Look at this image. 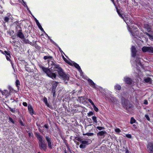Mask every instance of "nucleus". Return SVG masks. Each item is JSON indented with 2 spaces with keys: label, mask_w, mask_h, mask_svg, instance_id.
<instances>
[{
  "label": "nucleus",
  "mask_w": 153,
  "mask_h": 153,
  "mask_svg": "<svg viewBox=\"0 0 153 153\" xmlns=\"http://www.w3.org/2000/svg\"><path fill=\"white\" fill-rule=\"evenodd\" d=\"M147 147L149 151V153H153V143L150 142L148 143Z\"/></svg>",
  "instance_id": "423d86ee"
},
{
  "label": "nucleus",
  "mask_w": 153,
  "mask_h": 153,
  "mask_svg": "<svg viewBox=\"0 0 153 153\" xmlns=\"http://www.w3.org/2000/svg\"><path fill=\"white\" fill-rule=\"evenodd\" d=\"M16 35L18 37L21 39L24 38V36L22 33V31L17 32Z\"/></svg>",
  "instance_id": "9d476101"
},
{
  "label": "nucleus",
  "mask_w": 153,
  "mask_h": 153,
  "mask_svg": "<svg viewBox=\"0 0 153 153\" xmlns=\"http://www.w3.org/2000/svg\"><path fill=\"white\" fill-rule=\"evenodd\" d=\"M43 58L45 60H46L47 59H51L52 58V57L51 56H45Z\"/></svg>",
  "instance_id": "393cba45"
},
{
  "label": "nucleus",
  "mask_w": 153,
  "mask_h": 153,
  "mask_svg": "<svg viewBox=\"0 0 153 153\" xmlns=\"http://www.w3.org/2000/svg\"><path fill=\"white\" fill-rule=\"evenodd\" d=\"M35 135L39 140V144L40 149L42 150L45 151L47 149V146L45 141L43 140L42 137L39 133H36Z\"/></svg>",
  "instance_id": "f03ea898"
},
{
  "label": "nucleus",
  "mask_w": 153,
  "mask_h": 153,
  "mask_svg": "<svg viewBox=\"0 0 153 153\" xmlns=\"http://www.w3.org/2000/svg\"><path fill=\"white\" fill-rule=\"evenodd\" d=\"M9 18L7 16H6L4 17V20L6 22H8L9 21Z\"/></svg>",
  "instance_id": "2f4dec72"
},
{
  "label": "nucleus",
  "mask_w": 153,
  "mask_h": 153,
  "mask_svg": "<svg viewBox=\"0 0 153 153\" xmlns=\"http://www.w3.org/2000/svg\"><path fill=\"white\" fill-rule=\"evenodd\" d=\"M3 93L5 94L6 96H9L10 94V93L8 92L7 90H4Z\"/></svg>",
  "instance_id": "cd10ccee"
},
{
  "label": "nucleus",
  "mask_w": 153,
  "mask_h": 153,
  "mask_svg": "<svg viewBox=\"0 0 153 153\" xmlns=\"http://www.w3.org/2000/svg\"><path fill=\"white\" fill-rule=\"evenodd\" d=\"M88 101L90 102V103L92 105H93L94 107V110L96 111V106H95L94 103L90 99H88Z\"/></svg>",
  "instance_id": "a211bd4d"
},
{
  "label": "nucleus",
  "mask_w": 153,
  "mask_h": 153,
  "mask_svg": "<svg viewBox=\"0 0 153 153\" xmlns=\"http://www.w3.org/2000/svg\"><path fill=\"white\" fill-rule=\"evenodd\" d=\"M102 123L100 121L98 122V125H102Z\"/></svg>",
  "instance_id": "5fc2aeb1"
},
{
  "label": "nucleus",
  "mask_w": 153,
  "mask_h": 153,
  "mask_svg": "<svg viewBox=\"0 0 153 153\" xmlns=\"http://www.w3.org/2000/svg\"><path fill=\"white\" fill-rule=\"evenodd\" d=\"M10 57L9 56H6V59H7L8 60V61H10V62L11 61L10 60Z\"/></svg>",
  "instance_id": "58836bf2"
},
{
  "label": "nucleus",
  "mask_w": 153,
  "mask_h": 153,
  "mask_svg": "<svg viewBox=\"0 0 153 153\" xmlns=\"http://www.w3.org/2000/svg\"><path fill=\"white\" fill-rule=\"evenodd\" d=\"M26 70L27 71H28V72H31V71H30H30H29V70H27V69H26Z\"/></svg>",
  "instance_id": "e2e57ef3"
},
{
  "label": "nucleus",
  "mask_w": 153,
  "mask_h": 153,
  "mask_svg": "<svg viewBox=\"0 0 153 153\" xmlns=\"http://www.w3.org/2000/svg\"><path fill=\"white\" fill-rule=\"evenodd\" d=\"M7 17L9 18V17L10 16V14L9 13H8L7 14Z\"/></svg>",
  "instance_id": "6e6d98bb"
},
{
  "label": "nucleus",
  "mask_w": 153,
  "mask_h": 153,
  "mask_svg": "<svg viewBox=\"0 0 153 153\" xmlns=\"http://www.w3.org/2000/svg\"><path fill=\"white\" fill-rule=\"evenodd\" d=\"M10 111L13 113H15V108H11L10 107H8Z\"/></svg>",
  "instance_id": "7c9ffc66"
},
{
  "label": "nucleus",
  "mask_w": 153,
  "mask_h": 153,
  "mask_svg": "<svg viewBox=\"0 0 153 153\" xmlns=\"http://www.w3.org/2000/svg\"><path fill=\"white\" fill-rule=\"evenodd\" d=\"M81 143L84 145H85V144H88V141L85 140H82L81 142Z\"/></svg>",
  "instance_id": "473e14b6"
},
{
  "label": "nucleus",
  "mask_w": 153,
  "mask_h": 153,
  "mask_svg": "<svg viewBox=\"0 0 153 153\" xmlns=\"http://www.w3.org/2000/svg\"><path fill=\"white\" fill-rule=\"evenodd\" d=\"M0 52H1L2 53L4 54L3 51H2L1 50H0Z\"/></svg>",
  "instance_id": "bf43d9fd"
},
{
  "label": "nucleus",
  "mask_w": 153,
  "mask_h": 153,
  "mask_svg": "<svg viewBox=\"0 0 153 153\" xmlns=\"http://www.w3.org/2000/svg\"><path fill=\"white\" fill-rule=\"evenodd\" d=\"M125 81L128 84H130L132 83V80L128 77H126L124 78Z\"/></svg>",
  "instance_id": "1a4fd4ad"
},
{
  "label": "nucleus",
  "mask_w": 153,
  "mask_h": 153,
  "mask_svg": "<svg viewBox=\"0 0 153 153\" xmlns=\"http://www.w3.org/2000/svg\"><path fill=\"white\" fill-rule=\"evenodd\" d=\"M79 99L80 102L82 103H86V100H87V99L86 98L85 96L79 97Z\"/></svg>",
  "instance_id": "6e6552de"
},
{
  "label": "nucleus",
  "mask_w": 153,
  "mask_h": 153,
  "mask_svg": "<svg viewBox=\"0 0 153 153\" xmlns=\"http://www.w3.org/2000/svg\"><path fill=\"white\" fill-rule=\"evenodd\" d=\"M16 85L17 87L18 88V89H19V86L20 85V82L19 80L18 79H17L16 80Z\"/></svg>",
  "instance_id": "f3484780"
},
{
  "label": "nucleus",
  "mask_w": 153,
  "mask_h": 153,
  "mask_svg": "<svg viewBox=\"0 0 153 153\" xmlns=\"http://www.w3.org/2000/svg\"><path fill=\"white\" fill-rule=\"evenodd\" d=\"M28 109L30 114L32 115L33 114V110L32 107L30 105H28Z\"/></svg>",
  "instance_id": "9b49d317"
},
{
  "label": "nucleus",
  "mask_w": 153,
  "mask_h": 153,
  "mask_svg": "<svg viewBox=\"0 0 153 153\" xmlns=\"http://www.w3.org/2000/svg\"><path fill=\"white\" fill-rule=\"evenodd\" d=\"M36 22L37 25L38 27L40 29V30L42 31H43L44 32H45L44 31V30H43V28H42V27L41 26L40 24V23H39V22L37 20H36Z\"/></svg>",
  "instance_id": "f8f14e48"
},
{
  "label": "nucleus",
  "mask_w": 153,
  "mask_h": 153,
  "mask_svg": "<svg viewBox=\"0 0 153 153\" xmlns=\"http://www.w3.org/2000/svg\"><path fill=\"white\" fill-rule=\"evenodd\" d=\"M13 25L15 27H17V26L20 25V24L19 22H16L13 23Z\"/></svg>",
  "instance_id": "bb28decb"
},
{
  "label": "nucleus",
  "mask_w": 153,
  "mask_h": 153,
  "mask_svg": "<svg viewBox=\"0 0 153 153\" xmlns=\"http://www.w3.org/2000/svg\"><path fill=\"white\" fill-rule=\"evenodd\" d=\"M84 135H87L88 136H92L94 135V134L91 133H88L86 134H83Z\"/></svg>",
  "instance_id": "c85d7f7f"
},
{
  "label": "nucleus",
  "mask_w": 153,
  "mask_h": 153,
  "mask_svg": "<svg viewBox=\"0 0 153 153\" xmlns=\"http://www.w3.org/2000/svg\"><path fill=\"white\" fill-rule=\"evenodd\" d=\"M109 101L110 102H111L114 103L117 102V100L114 97H111V98L110 99Z\"/></svg>",
  "instance_id": "dca6fc26"
},
{
  "label": "nucleus",
  "mask_w": 153,
  "mask_h": 153,
  "mask_svg": "<svg viewBox=\"0 0 153 153\" xmlns=\"http://www.w3.org/2000/svg\"><path fill=\"white\" fill-rule=\"evenodd\" d=\"M144 104L146 105H147L148 104V102L147 100H145L144 102Z\"/></svg>",
  "instance_id": "603ef678"
},
{
  "label": "nucleus",
  "mask_w": 153,
  "mask_h": 153,
  "mask_svg": "<svg viewBox=\"0 0 153 153\" xmlns=\"http://www.w3.org/2000/svg\"><path fill=\"white\" fill-rule=\"evenodd\" d=\"M147 36H149V37H150L151 36V35H150L149 34H148L147 35Z\"/></svg>",
  "instance_id": "680f3d73"
},
{
  "label": "nucleus",
  "mask_w": 153,
  "mask_h": 153,
  "mask_svg": "<svg viewBox=\"0 0 153 153\" xmlns=\"http://www.w3.org/2000/svg\"><path fill=\"white\" fill-rule=\"evenodd\" d=\"M131 55L134 57H135L136 55L137 51L135 47L134 46H132L131 48Z\"/></svg>",
  "instance_id": "0eeeda50"
},
{
  "label": "nucleus",
  "mask_w": 153,
  "mask_h": 153,
  "mask_svg": "<svg viewBox=\"0 0 153 153\" xmlns=\"http://www.w3.org/2000/svg\"><path fill=\"white\" fill-rule=\"evenodd\" d=\"M58 82L55 81H53L52 83V86L51 88V93L53 94V97H55V95L56 93V89L57 86Z\"/></svg>",
  "instance_id": "7ed1b4c3"
},
{
  "label": "nucleus",
  "mask_w": 153,
  "mask_h": 153,
  "mask_svg": "<svg viewBox=\"0 0 153 153\" xmlns=\"http://www.w3.org/2000/svg\"><path fill=\"white\" fill-rule=\"evenodd\" d=\"M96 128L100 130H101L102 129L104 128L103 127H97Z\"/></svg>",
  "instance_id": "c03bdc74"
},
{
  "label": "nucleus",
  "mask_w": 153,
  "mask_h": 153,
  "mask_svg": "<svg viewBox=\"0 0 153 153\" xmlns=\"http://www.w3.org/2000/svg\"><path fill=\"white\" fill-rule=\"evenodd\" d=\"M106 132L105 131H99L97 133V135L98 136H102L104 134H105Z\"/></svg>",
  "instance_id": "6ab92c4d"
},
{
  "label": "nucleus",
  "mask_w": 153,
  "mask_h": 153,
  "mask_svg": "<svg viewBox=\"0 0 153 153\" xmlns=\"http://www.w3.org/2000/svg\"><path fill=\"white\" fill-rule=\"evenodd\" d=\"M98 110V109L96 107V112H97Z\"/></svg>",
  "instance_id": "69168bd1"
},
{
  "label": "nucleus",
  "mask_w": 153,
  "mask_h": 153,
  "mask_svg": "<svg viewBox=\"0 0 153 153\" xmlns=\"http://www.w3.org/2000/svg\"><path fill=\"white\" fill-rule=\"evenodd\" d=\"M88 116H90L93 114V112L92 111H90L88 113Z\"/></svg>",
  "instance_id": "e433bc0d"
},
{
  "label": "nucleus",
  "mask_w": 153,
  "mask_h": 153,
  "mask_svg": "<svg viewBox=\"0 0 153 153\" xmlns=\"http://www.w3.org/2000/svg\"><path fill=\"white\" fill-rule=\"evenodd\" d=\"M126 153H129V151H128V150L127 149L126 150Z\"/></svg>",
  "instance_id": "4d7b16f0"
},
{
  "label": "nucleus",
  "mask_w": 153,
  "mask_h": 153,
  "mask_svg": "<svg viewBox=\"0 0 153 153\" xmlns=\"http://www.w3.org/2000/svg\"><path fill=\"white\" fill-rule=\"evenodd\" d=\"M138 64H139V65H141V63L140 62H139L138 63Z\"/></svg>",
  "instance_id": "774afa93"
},
{
  "label": "nucleus",
  "mask_w": 153,
  "mask_h": 153,
  "mask_svg": "<svg viewBox=\"0 0 153 153\" xmlns=\"http://www.w3.org/2000/svg\"><path fill=\"white\" fill-rule=\"evenodd\" d=\"M145 27L146 28L148 32H149L151 31V28H150V26L147 24H146L145 25Z\"/></svg>",
  "instance_id": "2eb2a0df"
},
{
  "label": "nucleus",
  "mask_w": 153,
  "mask_h": 153,
  "mask_svg": "<svg viewBox=\"0 0 153 153\" xmlns=\"http://www.w3.org/2000/svg\"><path fill=\"white\" fill-rule=\"evenodd\" d=\"M3 52L4 53V54H5L6 55V56H8L10 57V52L9 51H4Z\"/></svg>",
  "instance_id": "412c9836"
},
{
  "label": "nucleus",
  "mask_w": 153,
  "mask_h": 153,
  "mask_svg": "<svg viewBox=\"0 0 153 153\" xmlns=\"http://www.w3.org/2000/svg\"><path fill=\"white\" fill-rule=\"evenodd\" d=\"M22 39L23 41V42L26 44H28L29 43V40L27 39H25L24 37V38H22Z\"/></svg>",
  "instance_id": "b1692460"
},
{
  "label": "nucleus",
  "mask_w": 153,
  "mask_h": 153,
  "mask_svg": "<svg viewBox=\"0 0 153 153\" xmlns=\"http://www.w3.org/2000/svg\"><path fill=\"white\" fill-rule=\"evenodd\" d=\"M117 13L119 14V15L121 17H123L122 16V15L120 14V12L118 9L117 10Z\"/></svg>",
  "instance_id": "a18cd8bd"
},
{
  "label": "nucleus",
  "mask_w": 153,
  "mask_h": 153,
  "mask_svg": "<svg viewBox=\"0 0 153 153\" xmlns=\"http://www.w3.org/2000/svg\"><path fill=\"white\" fill-rule=\"evenodd\" d=\"M115 131L117 133H119L120 132V130L118 128H116Z\"/></svg>",
  "instance_id": "4c0bfd02"
},
{
  "label": "nucleus",
  "mask_w": 153,
  "mask_h": 153,
  "mask_svg": "<svg viewBox=\"0 0 153 153\" xmlns=\"http://www.w3.org/2000/svg\"><path fill=\"white\" fill-rule=\"evenodd\" d=\"M28 134H29V137H30L31 136L32 134L31 133H28Z\"/></svg>",
  "instance_id": "13d9d810"
},
{
  "label": "nucleus",
  "mask_w": 153,
  "mask_h": 153,
  "mask_svg": "<svg viewBox=\"0 0 153 153\" xmlns=\"http://www.w3.org/2000/svg\"><path fill=\"white\" fill-rule=\"evenodd\" d=\"M19 121L21 126H25V124L23 123V122L21 120H19Z\"/></svg>",
  "instance_id": "72a5a7b5"
},
{
  "label": "nucleus",
  "mask_w": 153,
  "mask_h": 153,
  "mask_svg": "<svg viewBox=\"0 0 153 153\" xmlns=\"http://www.w3.org/2000/svg\"><path fill=\"white\" fill-rule=\"evenodd\" d=\"M135 121H136L135 120L133 117L131 118V119L130 123L131 124H132L133 123H135Z\"/></svg>",
  "instance_id": "c756f323"
},
{
  "label": "nucleus",
  "mask_w": 153,
  "mask_h": 153,
  "mask_svg": "<svg viewBox=\"0 0 153 153\" xmlns=\"http://www.w3.org/2000/svg\"><path fill=\"white\" fill-rule=\"evenodd\" d=\"M75 138L76 140H77L78 141L81 142V143L82 140V139L79 137H76Z\"/></svg>",
  "instance_id": "f704fd0d"
},
{
  "label": "nucleus",
  "mask_w": 153,
  "mask_h": 153,
  "mask_svg": "<svg viewBox=\"0 0 153 153\" xmlns=\"http://www.w3.org/2000/svg\"><path fill=\"white\" fill-rule=\"evenodd\" d=\"M74 66L79 71H82L81 69L80 68V67L79 66L78 64H77L76 63H74Z\"/></svg>",
  "instance_id": "4468645a"
},
{
  "label": "nucleus",
  "mask_w": 153,
  "mask_h": 153,
  "mask_svg": "<svg viewBox=\"0 0 153 153\" xmlns=\"http://www.w3.org/2000/svg\"><path fill=\"white\" fill-rule=\"evenodd\" d=\"M88 81L89 84L92 87H95V83L94 82L90 79H88Z\"/></svg>",
  "instance_id": "ddd939ff"
},
{
  "label": "nucleus",
  "mask_w": 153,
  "mask_h": 153,
  "mask_svg": "<svg viewBox=\"0 0 153 153\" xmlns=\"http://www.w3.org/2000/svg\"><path fill=\"white\" fill-rule=\"evenodd\" d=\"M126 136L127 137L131 138V136L130 134H126Z\"/></svg>",
  "instance_id": "37998d69"
},
{
  "label": "nucleus",
  "mask_w": 153,
  "mask_h": 153,
  "mask_svg": "<svg viewBox=\"0 0 153 153\" xmlns=\"http://www.w3.org/2000/svg\"><path fill=\"white\" fill-rule=\"evenodd\" d=\"M115 89L116 90H120L121 89V87L120 85H117L114 87Z\"/></svg>",
  "instance_id": "a878e982"
},
{
  "label": "nucleus",
  "mask_w": 153,
  "mask_h": 153,
  "mask_svg": "<svg viewBox=\"0 0 153 153\" xmlns=\"http://www.w3.org/2000/svg\"><path fill=\"white\" fill-rule=\"evenodd\" d=\"M145 117L149 121L150 120V118L149 117L148 115H145Z\"/></svg>",
  "instance_id": "79ce46f5"
},
{
  "label": "nucleus",
  "mask_w": 153,
  "mask_h": 153,
  "mask_svg": "<svg viewBox=\"0 0 153 153\" xmlns=\"http://www.w3.org/2000/svg\"><path fill=\"white\" fill-rule=\"evenodd\" d=\"M92 119L94 122H96V117L94 116L92 117Z\"/></svg>",
  "instance_id": "3c124183"
},
{
  "label": "nucleus",
  "mask_w": 153,
  "mask_h": 153,
  "mask_svg": "<svg viewBox=\"0 0 153 153\" xmlns=\"http://www.w3.org/2000/svg\"><path fill=\"white\" fill-rule=\"evenodd\" d=\"M58 48H59V51H60V52L61 53H63L65 54V53H63V52L62 50H61V48L60 47H58Z\"/></svg>",
  "instance_id": "09e8293b"
},
{
  "label": "nucleus",
  "mask_w": 153,
  "mask_h": 153,
  "mask_svg": "<svg viewBox=\"0 0 153 153\" xmlns=\"http://www.w3.org/2000/svg\"><path fill=\"white\" fill-rule=\"evenodd\" d=\"M51 67L50 68H46L42 65H39L40 68L45 72L47 75L53 79H55L56 75L55 73L53 72L55 71L58 72L59 77L62 79L65 84H67V81L69 80V75L66 74L64 72L62 69L61 67L59 65L55 64L52 61L51 62Z\"/></svg>",
  "instance_id": "f257e3e1"
},
{
  "label": "nucleus",
  "mask_w": 153,
  "mask_h": 153,
  "mask_svg": "<svg viewBox=\"0 0 153 153\" xmlns=\"http://www.w3.org/2000/svg\"><path fill=\"white\" fill-rule=\"evenodd\" d=\"M11 62V65H12V67L14 69V66H13V63H12V62Z\"/></svg>",
  "instance_id": "864d4df0"
},
{
  "label": "nucleus",
  "mask_w": 153,
  "mask_h": 153,
  "mask_svg": "<svg viewBox=\"0 0 153 153\" xmlns=\"http://www.w3.org/2000/svg\"><path fill=\"white\" fill-rule=\"evenodd\" d=\"M144 80L146 82L150 83L152 81L151 78L149 77H148L146 79H145Z\"/></svg>",
  "instance_id": "4be33fe9"
},
{
  "label": "nucleus",
  "mask_w": 153,
  "mask_h": 153,
  "mask_svg": "<svg viewBox=\"0 0 153 153\" xmlns=\"http://www.w3.org/2000/svg\"><path fill=\"white\" fill-rule=\"evenodd\" d=\"M45 137L47 141L49 148L50 149H52L53 143L51 140V138L48 136H45Z\"/></svg>",
  "instance_id": "39448f33"
},
{
  "label": "nucleus",
  "mask_w": 153,
  "mask_h": 153,
  "mask_svg": "<svg viewBox=\"0 0 153 153\" xmlns=\"http://www.w3.org/2000/svg\"><path fill=\"white\" fill-rule=\"evenodd\" d=\"M16 32H19L20 31H22V28L19 26H17L16 27Z\"/></svg>",
  "instance_id": "aec40b11"
},
{
  "label": "nucleus",
  "mask_w": 153,
  "mask_h": 153,
  "mask_svg": "<svg viewBox=\"0 0 153 153\" xmlns=\"http://www.w3.org/2000/svg\"><path fill=\"white\" fill-rule=\"evenodd\" d=\"M151 39H153V36H151V37H150Z\"/></svg>",
  "instance_id": "052dcab7"
},
{
  "label": "nucleus",
  "mask_w": 153,
  "mask_h": 153,
  "mask_svg": "<svg viewBox=\"0 0 153 153\" xmlns=\"http://www.w3.org/2000/svg\"><path fill=\"white\" fill-rule=\"evenodd\" d=\"M79 147L81 148H85V145H84L83 144H80L79 145Z\"/></svg>",
  "instance_id": "c9c22d12"
},
{
  "label": "nucleus",
  "mask_w": 153,
  "mask_h": 153,
  "mask_svg": "<svg viewBox=\"0 0 153 153\" xmlns=\"http://www.w3.org/2000/svg\"><path fill=\"white\" fill-rule=\"evenodd\" d=\"M43 101L45 102V105L48 106L49 107V104L48 103L47 100L46 98L44 97L43 99Z\"/></svg>",
  "instance_id": "5701e85b"
},
{
  "label": "nucleus",
  "mask_w": 153,
  "mask_h": 153,
  "mask_svg": "<svg viewBox=\"0 0 153 153\" xmlns=\"http://www.w3.org/2000/svg\"><path fill=\"white\" fill-rule=\"evenodd\" d=\"M142 49L143 52H148L149 53H153V48L152 47L144 46L142 48Z\"/></svg>",
  "instance_id": "20e7f679"
},
{
  "label": "nucleus",
  "mask_w": 153,
  "mask_h": 153,
  "mask_svg": "<svg viewBox=\"0 0 153 153\" xmlns=\"http://www.w3.org/2000/svg\"><path fill=\"white\" fill-rule=\"evenodd\" d=\"M44 126L45 128H46L47 129H48V124H46L45 125H44Z\"/></svg>",
  "instance_id": "49530a36"
},
{
  "label": "nucleus",
  "mask_w": 153,
  "mask_h": 153,
  "mask_svg": "<svg viewBox=\"0 0 153 153\" xmlns=\"http://www.w3.org/2000/svg\"><path fill=\"white\" fill-rule=\"evenodd\" d=\"M144 33L145 34H146L147 35L148 34H149V33H148L147 32H145Z\"/></svg>",
  "instance_id": "0e129e2a"
},
{
  "label": "nucleus",
  "mask_w": 153,
  "mask_h": 153,
  "mask_svg": "<svg viewBox=\"0 0 153 153\" xmlns=\"http://www.w3.org/2000/svg\"><path fill=\"white\" fill-rule=\"evenodd\" d=\"M28 44H30V45H32V46L34 44V43L32 42H30V41H29V43H28Z\"/></svg>",
  "instance_id": "8fccbe9b"
},
{
  "label": "nucleus",
  "mask_w": 153,
  "mask_h": 153,
  "mask_svg": "<svg viewBox=\"0 0 153 153\" xmlns=\"http://www.w3.org/2000/svg\"><path fill=\"white\" fill-rule=\"evenodd\" d=\"M22 104L25 106H27V104L26 102H23Z\"/></svg>",
  "instance_id": "de8ad7c7"
},
{
  "label": "nucleus",
  "mask_w": 153,
  "mask_h": 153,
  "mask_svg": "<svg viewBox=\"0 0 153 153\" xmlns=\"http://www.w3.org/2000/svg\"><path fill=\"white\" fill-rule=\"evenodd\" d=\"M3 10L2 9V8L1 6H0V13L2 14L3 13Z\"/></svg>",
  "instance_id": "ea45409f"
},
{
  "label": "nucleus",
  "mask_w": 153,
  "mask_h": 153,
  "mask_svg": "<svg viewBox=\"0 0 153 153\" xmlns=\"http://www.w3.org/2000/svg\"><path fill=\"white\" fill-rule=\"evenodd\" d=\"M9 120L11 122L13 123L14 124V121L13 119L11 117H9Z\"/></svg>",
  "instance_id": "a19ab883"
},
{
  "label": "nucleus",
  "mask_w": 153,
  "mask_h": 153,
  "mask_svg": "<svg viewBox=\"0 0 153 153\" xmlns=\"http://www.w3.org/2000/svg\"><path fill=\"white\" fill-rule=\"evenodd\" d=\"M50 64H51V62H48V65H49V66L50 65Z\"/></svg>",
  "instance_id": "338daca9"
}]
</instances>
